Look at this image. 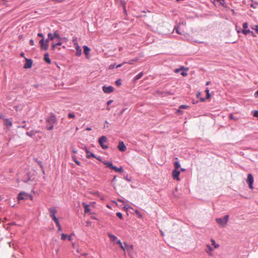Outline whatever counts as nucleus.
<instances>
[{
	"label": "nucleus",
	"instance_id": "nucleus-54",
	"mask_svg": "<svg viewBox=\"0 0 258 258\" xmlns=\"http://www.w3.org/2000/svg\"><path fill=\"white\" fill-rule=\"evenodd\" d=\"M87 224L88 226H90L91 225V222L88 221H87Z\"/></svg>",
	"mask_w": 258,
	"mask_h": 258
},
{
	"label": "nucleus",
	"instance_id": "nucleus-51",
	"mask_svg": "<svg viewBox=\"0 0 258 258\" xmlns=\"http://www.w3.org/2000/svg\"><path fill=\"white\" fill-rule=\"evenodd\" d=\"M38 36H39V37H42V39L43 38L44 39V35H43V34L39 33L38 34Z\"/></svg>",
	"mask_w": 258,
	"mask_h": 258
},
{
	"label": "nucleus",
	"instance_id": "nucleus-2",
	"mask_svg": "<svg viewBox=\"0 0 258 258\" xmlns=\"http://www.w3.org/2000/svg\"><path fill=\"white\" fill-rule=\"evenodd\" d=\"M175 29L176 33L185 36H189L191 30V28L183 23L180 24Z\"/></svg>",
	"mask_w": 258,
	"mask_h": 258
},
{
	"label": "nucleus",
	"instance_id": "nucleus-9",
	"mask_svg": "<svg viewBox=\"0 0 258 258\" xmlns=\"http://www.w3.org/2000/svg\"><path fill=\"white\" fill-rule=\"evenodd\" d=\"M102 90L105 93L109 94L112 93L114 90V88L112 86H105L102 87Z\"/></svg>",
	"mask_w": 258,
	"mask_h": 258
},
{
	"label": "nucleus",
	"instance_id": "nucleus-18",
	"mask_svg": "<svg viewBox=\"0 0 258 258\" xmlns=\"http://www.w3.org/2000/svg\"><path fill=\"white\" fill-rule=\"evenodd\" d=\"M82 206L84 208V212H85V213H89L90 212V209L89 208V206L88 205H87L85 203H82Z\"/></svg>",
	"mask_w": 258,
	"mask_h": 258
},
{
	"label": "nucleus",
	"instance_id": "nucleus-28",
	"mask_svg": "<svg viewBox=\"0 0 258 258\" xmlns=\"http://www.w3.org/2000/svg\"><path fill=\"white\" fill-rule=\"evenodd\" d=\"M53 36H54L55 38H56L58 40H61L62 39L61 37H60L57 31L54 32L53 33Z\"/></svg>",
	"mask_w": 258,
	"mask_h": 258
},
{
	"label": "nucleus",
	"instance_id": "nucleus-32",
	"mask_svg": "<svg viewBox=\"0 0 258 258\" xmlns=\"http://www.w3.org/2000/svg\"><path fill=\"white\" fill-rule=\"evenodd\" d=\"M205 91H206V93L207 94L206 98L209 99L211 96L210 92H209V89L208 88H207Z\"/></svg>",
	"mask_w": 258,
	"mask_h": 258
},
{
	"label": "nucleus",
	"instance_id": "nucleus-31",
	"mask_svg": "<svg viewBox=\"0 0 258 258\" xmlns=\"http://www.w3.org/2000/svg\"><path fill=\"white\" fill-rule=\"evenodd\" d=\"M219 3L221 5L225 6V0H214Z\"/></svg>",
	"mask_w": 258,
	"mask_h": 258
},
{
	"label": "nucleus",
	"instance_id": "nucleus-36",
	"mask_svg": "<svg viewBox=\"0 0 258 258\" xmlns=\"http://www.w3.org/2000/svg\"><path fill=\"white\" fill-rule=\"evenodd\" d=\"M135 212L139 218H141L142 217L141 214L140 213V212L138 210H137V209L135 210Z\"/></svg>",
	"mask_w": 258,
	"mask_h": 258
},
{
	"label": "nucleus",
	"instance_id": "nucleus-49",
	"mask_svg": "<svg viewBox=\"0 0 258 258\" xmlns=\"http://www.w3.org/2000/svg\"><path fill=\"white\" fill-rule=\"evenodd\" d=\"M56 46H57V45H56V44H52V48L53 50H54L55 48H56Z\"/></svg>",
	"mask_w": 258,
	"mask_h": 258
},
{
	"label": "nucleus",
	"instance_id": "nucleus-38",
	"mask_svg": "<svg viewBox=\"0 0 258 258\" xmlns=\"http://www.w3.org/2000/svg\"><path fill=\"white\" fill-rule=\"evenodd\" d=\"M68 117L70 118H75V115L73 113H69V114H68Z\"/></svg>",
	"mask_w": 258,
	"mask_h": 258
},
{
	"label": "nucleus",
	"instance_id": "nucleus-52",
	"mask_svg": "<svg viewBox=\"0 0 258 258\" xmlns=\"http://www.w3.org/2000/svg\"><path fill=\"white\" fill-rule=\"evenodd\" d=\"M126 63V62H124L123 63H121V64H118L117 66H116V67L117 68H119V67H121V66L123 65V64H124V63Z\"/></svg>",
	"mask_w": 258,
	"mask_h": 258
},
{
	"label": "nucleus",
	"instance_id": "nucleus-26",
	"mask_svg": "<svg viewBox=\"0 0 258 258\" xmlns=\"http://www.w3.org/2000/svg\"><path fill=\"white\" fill-rule=\"evenodd\" d=\"M174 169L179 170V168L180 167V164L178 161H175L174 163Z\"/></svg>",
	"mask_w": 258,
	"mask_h": 258
},
{
	"label": "nucleus",
	"instance_id": "nucleus-41",
	"mask_svg": "<svg viewBox=\"0 0 258 258\" xmlns=\"http://www.w3.org/2000/svg\"><path fill=\"white\" fill-rule=\"evenodd\" d=\"M115 84L117 86H120L121 84V80H117V81H116Z\"/></svg>",
	"mask_w": 258,
	"mask_h": 258
},
{
	"label": "nucleus",
	"instance_id": "nucleus-48",
	"mask_svg": "<svg viewBox=\"0 0 258 258\" xmlns=\"http://www.w3.org/2000/svg\"><path fill=\"white\" fill-rule=\"evenodd\" d=\"M62 44V43L61 42V40H58V42H57L56 43V45H57V46H60Z\"/></svg>",
	"mask_w": 258,
	"mask_h": 258
},
{
	"label": "nucleus",
	"instance_id": "nucleus-14",
	"mask_svg": "<svg viewBox=\"0 0 258 258\" xmlns=\"http://www.w3.org/2000/svg\"><path fill=\"white\" fill-rule=\"evenodd\" d=\"M26 62L24 64V68L25 69L30 68L32 66V61L31 59H26Z\"/></svg>",
	"mask_w": 258,
	"mask_h": 258
},
{
	"label": "nucleus",
	"instance_id": "nucleus-60",
	"mask_svg": "<svg viewBox=\"0 0 258 258\" xmlns=\"http://www.w3.org/2000/svg\"><path fill=\"white\" fill-rule=\"evenodd\" d=\"M20 55L22 56V57H24V53L23 52L21 53L20 54Z\"/></svg>",
	"mask_w": 258,
	"mask_h": 258
},
{
	"label": "nucleus",
	"instance_id": "nucleus-27",
	"mask_svg": "<svg viewBox=\"0 0 258 258\" xmlns=\"http://www.w3.org/2000/svg\"><path fill=\"white\" fill-rule=\"evenodd\" d=\"M117 243L119 245V246L123 250V251H125V246L124 245H123L121 241H120V240L118 239L117 241Z\"/></svg>",
	"mask_w": 258,
	"mask_h": 258
},
{
	"label": "nucleus",
	"instance_id": "nucleus-13",
	"mask_svg": "<svg viewBox=\"0 0 258 258\" xmlns=\"http://www.w3.org/2000/svg\"><path fill=\"white\" fill-rule=\"evenodd\" d=\"M49 211L50 212V216L52 218V219L53 220L57 219L55 216V214L56 213V210L55 208L50 209Z\"/></svg>",
	"mask_w": 258,
	"mask_h": 258
},
{
	"label": "nucleus",
	"instance_id": "nucleus-46",
	"mask_svg": "<svg viewBox=\"0 0 258 258\" xmlns=\"http://www.w3.org/2000/svg\"><path fill=\"white\" fill-rule=\"evenodd\" d=\"M30 44L31 45L33 46L34 45V41L33 39H31L30 40Z\"/></svg>",
	"mask_w": 258,
	"mask_h": 258
},
{
	"label": "nucleus",
	"instance_id": "nucleus-12",
	"mask_svg": "<svg viewBox=\"0 0 258 258\" xmlns=\"http://www.w3.org/2000/svg\"><path fill=\"white\" fill-rule=\"evenodd\" d=\"M118 149L122 152L125 151L126 149V147L125 146L123 142H119L118 145Z\"/></svg>",
	"mask_w": 258,
	"mask_h": 258
},
{
	"label": "nucleus",
	"instance_id": "nucleus-55",
	"mask_svg": "<svg viewBox=\"0 0 258 258\" xmlns=\"http://www.w3.org/2000/svg\"><path fill=\"white\" fill-rule=\"evenodd\" d=\"M182 70V68L178 69H176L175 71V73H178L180 70Z\"/></svg>",
	"mask_w": 258,
	"mask_h": 258
},
{
	"label": "nucleus",
	"instance_id": "nucleus-1",
	"mask_svg": "<svg viewBox=\"0 0 258 258\" xmlns=\"http://www.w3.org/2000/svg\"><path fill=\"white\" fill-rule=\"evenodd\" d=\"M211 244H206L205 248V251L207 253L209 256H213V251L215 249H217L219 247V244L217 243L215 240L212 238L210 240Z\"/></svg>",
	"mask_w": 258,
	"mask_h": 258
},
{
	"label": "nucleus",
	"instance_id": "nucleus-20",
	"mask_svg": "<svg viewBox=\"0 0 258 258\" xmlns=\"http://www.w3.org/2000/svg\"><path fill=\"white\" fill-rule=\"evenodd\" d=\"M84 53L86 55L88 56L90 51V49L87 46H84Z\"/></svg>",
	"mask_w": 258,
	"mask_h": 258
},
{
	"label": "nucleus",
	"instance_id": "nucleus-53",
	"mask_svg": "<svg viewBox=\"0 0 258 258\" xmlns=\"http://www.w3.org/2000/svg\"><path fill=\"white\" fill-rule=\"evenodd\" d=\"M254 96H255V97H258V90L256 91L255 92V93H254Z\"/></svg>",
	"mask_w": 258,
	"mask_h": 258
},
{
	"label": "nucleus",
	"instance_id": "nucleus-37",
	"mask_svg": "<svg viewBox=\"0 0 258 258\" xmlns=\"http://www.w3.org/2000/svg\"><path fill=\"white\" fill-rule=\"evenodd\" d=\"M53 221L55 222V224H56V226H57V227H60V224H59V221H58V219H55V220H53Z\"/></svg>",
	"mask_w": 258,
	"mask_h": 258
},
{
	"label": "nucleus",
	"instance_id": "nucleus-30",
	"mask_svg": "<svg viewBox=\"0 0 258 258\" xmlns=\"http://www.w3.org/2000/svg\"><path fill=\"white\" fill-rule=\"evenodd\" d=\"M189 108V107H188V106H187V105H180V106H179V109H187V108ZM177 112H180V109H178V110H177Z\"/></svg>",
	"mask_w": 258,
	"mask_h": 258
},
{
	"label": "nucleus",
	"instance_id": "nucleus-64",
	"mask_svg": "<svg viewBox=\"0 0 258 258\" xmlns=\"http://www.w3.org/2000/svg\"><path fill=\"white\" fill-rule=\"evenodd\" d=\"M106 109H107V110H110V107H107L106 108Z\"/></svg>",
	"mask_w": 258,
	"mask_h": 258
},
{
	"label": "nucleus",
	"instance_id": "nucleus-19",
	"mask_svg": "<svg viewBox=\"0 0 258 258\" xmlns=\"http://www.w3.org/2000/svg\"><path fill=\"white\" fill-rule=\"evenodd\" d=\"M5 124L8 127H10L12 125V121L9 119L5 118L4 119Z\"/></svg>",
	"mask_w": 258,
	"mask_h": 258
},
{
	"label": "nucleus",
	"instance_id": "nucleus-23",
	"mask_svg": "<svg viewBox=\"0 0 258 258\" xmlns=\"http://www.w3.org/2000/svg\"><path fill=\"white\" fill-rule=\"evenodd\" d=\"M143 76V73L141 72L139 74H138L137 76L135 77L134 78V81L136 82L137 80L141 78Z\"/></svg>",
	"mask_w": 258,
	"mask_h": 258
},
{
	"label": "nucleus",
	"instance_id": "nucleus-11",
	"mask_svg": "<svg viewBox=\"0 0 258 258\" xmlns=\"http://www.w3.org/2000/svg\"><path fill=\"white\" fill-rule=\"evenodd\" d=\"M243 29L242 30V32L244 35H247L249 33H252V32L250 31L249 29L247 30V28H248V23H247L245 22L243 24Z\"/></svg>",
	"mask_w": 258,
	"mask_h": 258
},
{
	"label": "nucleus",
	"instance_id": "nucleus-24",
	"mask_svg": "<svg viewBox=\"0 0 258 258\" xmlns=\"http://www.w3.org/2000/svg\"><path fill=\"white\" fill-rule=\"evenodd\" d=\"M103 163L106 165L107 167L113 169V167H114V166L113 165L112 162H107V161H105V162H103Z\"/></svg>",
	"mask_w": 258,
	"mask_h": 258
},
{
	"label": "nucleus",
	"instance_id": "nucleus-62",
	"mask_svg": "<svg viewBox=\"0 0 258 258\" xmlns=\"http://www.w3.org/2000/svg\"><path fill=\"white\" fill-rule=\"evenodd\" d=\"M86 130H87V131H91V128L90 127H87V128H86Z\"/></svg>",
	"mask_w": 258,
	"mask_h": 258
},
{
	"label": "nucleus",
	"instance_id": "nucleus-7",
	"mask_svg": "<svg viewBox=\"0 0 258 258\" xmlns=\"http://www.w3.org/2000/svg\"><path fill=\"white\" fill-rule=\"evenodd\" d=\"M40 48L43 50H47L48 47V39H46L44 41V39H42L39 41Z\"/></svg>",
	"mask_w": 258,
	"mask_h": 258
},
{
	"label": "nucleus",
	"instance_id": "nucleus-45",
	"mask_svg": "<svg viewBox=\"0 0 258 258\" xmlns=\"http://www.w3.org/2000/svg\"><path fill=\"white\" fill-rule=\"evenodd\" d=\"M73 42H74V45H76V43H78V42H77V38H74L73 39Z\"/></svg>",
	"mask_w": 258,
	"mask_h": 258
},
{
	"label": "nucleus",
	"instance_id": "nucleus-29",
	"mask_svg": "<svg viewBox=\"0 0 258 258\" xmlns=\"http://www.w3.org/2000/svg\"><path fill=\"white\" fill-rule=\"evenodd\" d=\"M48 41L49 40L52 41L55 38L54 36H53V33H49L48 34Z\"/></svg>",
	"mask_w": 258,
	"mask_h": 258
},
{
	"label": "nucleus",
	"instance_id": "nucleus-50",
	"mask_svg": "<svg viewBox=\"0 0 258 258\" xmlns=\"http://www.w3.org/2000/svg\"><path fill=\"white\" fill-rule=\"evenodd\" d=\"M112 102H113V100H110L108 101L107 102V105L108 106Z\"/></svg>",
	"mask_w": 258,
	"mask_h": 258
},
{
	"label": "nucleus",
	"instance_id": "nucleus-58",
	"mask_svg": "<svg viewBox=\"0 0 258 258\" xmlns=\"http://www.w3.org/2000/svg\"><path fill=\"white\" fill-rule=\"evenodd\" d=\"M201 95V93L200 92L198 93V94H197V97L199 98Z\"/></svg>",
	"mask_w": 258,
	"mask_h": 258
},
{
	"label": "nucleus",
	"instance_id": "nucleus-22",
	"mask_svg": "<svg viewBox=\"0 0 258 258\" xmlns=\"http://www.w3.org/2000/svg\"><path fill=\"white\" fill-rule=\"evenodd\" d=\"M44 60L48 64H50L51 63V60L49 58V55L47 53H45L44 54Z\"/></svg>",
	"mask_w": 258,
	"mask_h": 258
},
{
	"label": "nucleus",
	"instance_id": "nucleus-56",
	"mask_svg": "<svg viewBox=\"0 0 258 258\" xmlns=\"http://www.w3.org/2000/svg\"><path fill=\"white\" fill-rule=\"evenodd\" d=\"M68 239L69 241H71L72 240V237L71 235H69L68 236Z\"/></svg>",
	"mask_w": 258,
	"mask_h": 258
},
{
	"label": "nucleus",
	"instance_id": "nucleus-57",
	"mask_svg": "<svg viewBox=\"0 0 258 258\" xmlns=\"http://www.w3.org/2000/svg\"><path fill=\"white\" fill-rule=\"evenodd\" d=\"M58 231H62V228H61V226L58 227Z\"/></svg>",
	"mask_w": 258,
	"mask_h": 258
},
{
	"label": "nucleus",
	"instance_id": "nucleus-34",
	"mask_svg": "<svg viewBox=\"0 0 258 258\" xmlns=\"http://www.w3.org/2000/svg\"><path fill=\"white\" fill-rule=\"evenodd\" d=\"M251 28L255 30L256 32L258 34V25H254L251 27Z\"/></svg>",
	"mask_w": 258,
	"mask_h": 258
},
{
	"label": "nucleus",
	"instance_id": "nucleus-25",
	"mask_svg": "<svg viewBox=\"0 0 258 258\" xmlns=\"http://www.w3.org/2000/svg\"><path fill=\"white\" fill-rule=\"evenodd\" d=\"M113 170H114L116 172H123V168L121 166H120L119 168H117V167L115 166L113 168Z\"/></svg>",
	"mask_w": 258,
	"mask_h": 258
},
{
	"label": "nucleus",
	"instance_id": "nucleus-40",
	"mask_svg": "<svg viewBox=\"0 0 258 258\" xmlns=\"http://www.w3.org/2000/svg\"><path fill=\"white\" fill-rule=\"evenodd\" d=\"M181 75L183 77L186 76L187 75V70L186 71H182L181 73Z\"/></svg>",
	"mask_w": 258,
	"mask_h": 258
},
{
	"label": "nucleus",
	"instance_id": "nucleus-5",
	"mask_svg": "<svg viewBox=\"0 0 258 258\" xmlns=\"http://www.w3.org/2000/svg\"><path fill=\"white\" fill-rule=\"evenodd\" d=\"M107 142V138L103 136L101 137L98 140V143L100 146L104 149H107L108 148V146L105 144V143Z\"/></svg>",
	"mask_w": 258,
	"mask_h": 258
},
{
	"label": "nucleus",
	"instance_id": "nucleus-8",
	"mask_svg": "<svg viewBox=\"0 0 258 258\" xmlns=\"http://www.w3.org/2000/svg\"><path fill=\"white\" fill-rule=\"evenodd\" d=\"M253 177L251 174H248L246 181L248 184L249 187L251 189H253Z\"/></svg>",
	"mask_w": 258,
	"mask_h": 258
},
{
	"label": "nucleus",
	"instance_id": "nucleus-59",
	"mask_svg": "<svg viewBox=\"0 0 258 258\" xmlns=\"http://www.w3.org/2000/svg\"><path fill=\"white\" fill-rule=\"evenodd\" d=\"M118 201L120 202L121 203H124V201L121 199H118Z\"/></svg>",
	"mask_w": 258,
	"mask_h": 258
},
{
	"label": "nucleus",
	"instance_id": "nucleus-44",
	"mask_svg": "<svg viewBox=\"0 0 258 258\" xmlns=\"http://www.w3.org/2000/svg\"><path fill=\"white\" fill-rule=\"evenodd\" d=\"M116 176H114L112 180V182H111V184L113 186L114 188H115L116 187L113 184V181L116 179Z\"/></svg>",
	"mask_w": 258,
	"mask_h": 258
},
{
	"label": "nucleus",
	"instance_id": "nucleus-17",
	"mask_svg": "<svg viewBox=\"0 0 258 258\" xmlns=\"http://www.w3.org/2000/svg\"><path fill=\"white\" fill-rule=\"evenodd\" d=\"M85 151L86 153V156L88 158H90L91 157L95 158L94 154L90 152L86 148H85Z\"/></svg>",
	"mask_w": 258,
	"mask_h": 258
},
{
	"label": "nucleus",
	"instance_id": "nucleus-47",
	"mask_svg": "<svg viewBox=\"0 0 258 258\" xmlns=\"http://www.w3.org/2000/svg\"><path fill=\"white\" fill-rule=\"evenodd\" d=\"M74 161H75V162L77 165H81V163H80V162L79 161H78V160H76V159H74Z\"/></svg>",
	"mask_w": 258,
	"mask_h": 258
},
{
	"label": "nucleus",
	"instance_id": "nucleus-4",
	"mask_svg": "<svg viewBox=\"0 0 258 258\" xmlns=\"http://www.w3.org/2000/svg\"><path fill=\"white\" fill-rule=\"evenodd\" d=\"M229 215H226L223 218H216V221L221 227H225L229 220Z\"/></svg>",
	"mask_w": 258,
	"mask_h": 258
},
{
	"label": "nucleus",
	"instance_id": "nucleus-61",
	"mask_svg": "<svg viewBox=\"0 0 258 258\" xmlns=\"http://www.w3.org/2000/svg\"><path fill=\"white\" fill-rule=\"evenodd\" d=\"M93 195H99V192L98 191L92 193Z\"/></svg>",
	"mask_w": 258,
	"mask_h": 258
},
{
	"label": "nucleus",
	"instance_id": "nucleus-6",
	"mask_svg": "<svg viewBox=\"0 0 258 258\" xmlns=\"http://www.w3.org/2000/svg\"><path fill=\"white\" fill-rule=\"evenodd\" d=\"M29 199H30L31 200H32V197L24 192H21L18 197V199L19 200H28Z\"/></svg>",
	"mask_w": 258,
	"mask_h": 258
},
{
	"label": "nucleus",
	"instance_id": "nucleus-15",
	"mask_svg": "<svg viewBox=\"0 0 258 258\" xmlns=\"http://www.w3.org/2000/svg\"><path fill=\"white\" fill-rule=\"evenodd\" d=\"M124 246L125 250H127L128 254H130L131 251L134 249V246L133 245H128L126 243H124Z\"/></svg>",
	"mask_w": 258,
	"mask_h": 258
},
{
	"label": "nucleus",
	"instance_id": "nucleus-3",
	"mask_svg": "<svg viewBox=\"0 0 258 258\" xmlns=\"http://www.w3.org/2000/svg\"><path fill=\"white\" fill-rule=\"evenodd\" d=\"M56 122V118L54 115H51L46 119V129L51 131L53 128V124Z\"/></svg>",
	"mask_w": 258,
	"mask_h": 258
},
{
	"label": "nucleus",
	"instance_id": "nucleus-21",
	"mask_svg": "<svg viewBox=\"0 0 258 258\" xmlns=\"http://www.w3.org/2000/svg\"><path fill=\"white\" fill-rule=\"evenodd\" d=\"M107 235H108V237H109L110 240L112 241H115V240H116L117 239V237L116 236H115L113 234H111V233H108L107 234Z\"/></svg>",
	"mask_w": 258,
	"mask_h": 258
},
{
	"label": "nucleus",
	"instance_id": "nucleus-16",
	"mask_svg": "<svg viewBox=\"0 0 258 258\" xmlns=\"http://www.w3.org/2000/svg\"><path fill=\"white\" fill-rule=\"evenodd\" d=\"M75 46L76 49L77 51L76 55L80 56L82 53V50H81L80 47L79 46L78 43H76V45H75Z\"/></svg>",
	"mask_w": 258,
	"mask_h": 258
},
{
	"label": "nucleus",
	"instance_id": "nucleus-10",
	"mask_svg": "<svg viewBox=\"0 0 258 258\" xmlns=\"http://www.w3.org/2000/svg\"><path fill=\"white\" fill-rule=\"evenodd\" d=\"M180 173V170H177V169H174L173 170L172 173V177H173V179H176L177 180H179L180 179H179V176Z\"/></svg>",
	"mask_w": 258,
	"mask_h": 258
},
{
	"label": "nucleus",
	"instance_id": "nucleus-63",
	"mask_svg": "<svg viewBox=\"0 0 258 258\" xmlns=\"http://www.w3.org/2000/svg\"><path fill=\"white\" fill-rule=\"evenodd\" d=\"M124 208H126V210H127L128 209H131V208L130 207H126L125 206L124 207Z\"/></svg>",
	"mask_w": 258,
	"mask_h": 258
},
{
	"label": "nucleus",
	"instance_id": "nucleus-35",
	"mask_svg": "<svg viewBox=\"0 0 258 258\" xmlns=\"http://www.w3.org/2000/svg\"><path fill=\"white\" fill-rule=\"evenodd\" d=\"M61 239L63 240H64L68 236L67 235H66L64 233H62L61 234Z\"/></svg>",
	"mask_w": 258,
	"mask_h": 258
},
{
	"label": "nucleus",
	"instance_id": "nucleus-43",
	"mask_svg": "<svg viewBox=\"0 0 258 258\" xmlns=\"http://www.w3.org/2000/svg\"><path fill=\"white\" fill-rule=\"evenodd\" d=\"M138 60V58H136L134 60H130L128 62V63L130 64H133L134 63V61H137V60Z\"/></svg>",
	"mask_w": 258,
	"mask_h": 258
},
{
	"label": "nucleus",
	"instance_id": "nucleus-33",
	"mask_svg": "<svg viewBox=\"0 0 258 258\" xmlns=\"http://www.w3.org/2000/svg\"><path fill=\"white\" fill-rule=\"evenodd\" d=\"M34 134H35V133L33 131H31V132L26 133V135L31 137H32L33 135H34Z\"/></svg>",
	"mask_w": 258,
	"mask_h": 258
},
{
	"label": "nucleus",
	"instance_id": "nucleus-42",
	"mask_svg": "<svg viewBox=\"0 0 258 258\" xmlns=\"http://www.w3.org/2000/svg\"><path fill=\"white\" fill-rule=\"evenodd\" d=\"M253 115L254 117H258V111H257V110H255V111L253 112Z\"/></svg>",
	"mask_w": 258,
	"mask_h": 258
},
{
	"label": "nucleus",
	"instance_id": "nucleus-39",
	"mask_svg": "<svg viewBox=\"0 0 258 258\" xmlns=\"http://www.w3.org/2000/svg\"><path fill=\"white\" fill-rule=\"evenodd\" d=\"M116 216L120 219H122V214L120 212L116 213Z\"/></svg>",
	"mask_w": 258,
	"mask_h": 258
}]
</instances>
